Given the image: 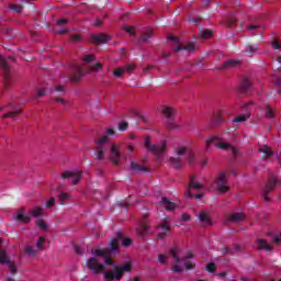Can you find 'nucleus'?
Masks as SVG:
<instances>
[{"label":"nucleus","mask_w":281,"mask_h":281,"mask_svg":"<svg viewBox=\"0 0 281 281\" xmlns=\"http://www.w3.org/2000/svg\"><path fill=\"white\" fill-rule=\"evenodd\" d=\"M133 271V265L125 262L121 266H114V270H108L103 274L105 281H120L124 278V273H131Z\"/></svg>","instance_id":"nucleus-1"},{"label":"nucleus","mask_w":281,"mask_h":281,"mask_svg":"<svg viewBox=\"0 0 281 281\" xmlns=\"http://www.w3.org/2000/svg\"><path fill=\"white\" fill-rule=\"evenodd\" d=\"M278 186H281V180L278 179V176L270 173L268 181L266 182L263 189H262V199L266 203H269L271 201V198L269 194L274 191Z\"/></svg>","instance_id":"nucleus-2"},{"label":"nucleus","mask_w":281,"mask_h":281,"mask_svg":"<svg viewBox=\"0 0 281 281\" xmlns=\"http://www.w3.org/2000/svg\"><path fill=\"white\" fill-rule=\"evenodd\" d=\"M120 245L123 247H131L133 245V239L124 237V233H116V237L113 238L109 244V251H117L120 249Z\"/></svg>","instance_id":"nucleus-3"},{"label":"nucleus","mask_w":281,"mask_h":281,"mask_svg":"<svg viewBox=\"0 0 281 281\" xmlns=\"http://www.w3.org/2000/svg\"><path fill=\"white\" fill-rule=\"evenodd\" d=\"M144 146L149 153H153V155L157 157L158 161L161 160V156L164 155V153H166V144L165 143H162L161 145L150 144L149 135L145 136Z\"/></svg>","instance_id":"nucleus-4"},{"label":"nucleus","mask_w":281,"mask_h":281,"mask_svg":"<svg viewBox=\"0 0 281 281\" xmlns=\"http://www.w3.org/2000/svg\"><path fill=\"white\" fill-rule=\"evenodd\" d=\"M212 144L216 146L220 150H227V148H232V144L223 142V136L213 135L206 139L205 150L210 153Z\"/></svg>","instance_id":"nucleus-5"},{"label":"nucleus","mask_w":281,"mask_h":281,"mask_svg":"<svg viewBox=\"0 0 281 281\" xmlns=\"http://www.w3.org/2000/svg\"><path fill=\"white\" fill-rule=\"evenodd\" d=\"M214 183L216 184L215 190L220 194L229 192V187H227V173H225V171H220L217 176H215Z\"/></svg>","instance_id":"nucleus-6"},{"label":"nucleus","mask_w":281,"mask_h":281,"mask_svg":"<svg viewBox=\"0 0 281 281\" xmlns=\"http://www.w3.org/2000/svg\"><path fill=\"white\" fill-rule=\"evenodd\" d=\"M161 113L168 120L167 122L168 131H177L179 128V124L175 122V109L170 106H165L162 108Z\"/></svg>","instance_id":"nucleus-7"},{"label":"nucleus","mask_w":281,"mask_h":281,"mask_svg":"<svg viewBox=\"0 0 281 281\" xmlns=\"http://www.w3.org/2000/svg\"><path fill=\"white\" fill-rule=\"evenodd\" d=\"M110 161H112L114 166H120L122 161H126V156L120 153V147L116 144L111 145Z\"/></svg>","instance_id":"nucleus-8"},{"label":"nucleus","mask_w":281,"mask_h":281,"mask_svg":"<svg viewBox=\"0 0 281 281\" xmlns=\"http://www.w3.org/2000/svg\"><path fill=\"white\" fill-rule=\"evenodd\" d=\"M97 149H95V159H98V161H102V159H104V153H106V148H104V144H106V142H109V137L108 136H102L101 138H97Z\"/></svg>","instance_id":"nucleus-9"},{"label":"nucleus","mask_w":281,"mask_h":281,"mask_svg":"<svg viewBox=\"0 0 281 281\" xmlns=\"http://www.w3.org/2000/svg\"><path fill=\"white\" fill-rule=\"evenodd\" d=\"M87 267L94 273V276H100V273H104V266L98 262L97 258H90L87 261Z\"/></svg>","instance_id":"nucleus-10"},{"label":"nucleus","mask_w":281,"mask_h":281,"mask_svg":"<svg viewBox=\"0 0 281 281\" xmlns=\"http://www.w3.org/2000/svg\"><path fill=\"white\" fill-rule=\"evenodd\" d=\"M61 179H72L71 186H77L82 179V171H65L61 173Z\"/></svg>","instance_id":"nucleus-11"},{"label":"nucleus","mask_w":281,"mask_h":281,"mask_svg":"<svg viewBox=\"0 0 281 281\" xmlns=\"http://www.w3.org/2000/svg\"><path fill=\"white\" fill-rule=\"evenodd\" d=\"M0 67L4 74V87L8 89L10 87V83L12 82V74L10 72V65H8V61L1 60Z\"/></svg>","instance_id":"nucleus-12"},{"label":"nucleus","mask_w":281,"mask_h":281,"mask_svg":"<svg viewBox=\"0 0 281 281\" xmlns=\"http://www.w3.org/2000/svg\"><path fill=\"white\" fill-rule=\"evenodd\" d=\"M201 188H203V184L194 182V177H190L189 187L188 190L186 191V196H188V199H194V194L190 190H201Z\"/></svg>","instance_id":"nucleus-13"},{"label":"nucleus","mask_w":281,"mask_h":281,"mask_svg":"<svg viewBox=\"0 0 281 281\" xmlns=\"http://www.w3.org/2000/svg\"><path fill=\"white\" fill-rule=\"evenodd\" d=\"M13 218L14 221H19L20 223H25V224L32 221V217H30V215H25V209H20Z\"/></svg>","instance_id":"nucleus-14"},{"label":"nucleus","mask_w":281,"mask_h":281,"mask_svg":"<svg viewBox=\"0 0 281 281\" xmlns=\"http://www.w3.org/2000/svg\"><path fill=\"white\" fill-rule=\"evenodd\" d=\"M159 205H161V207H165V210H167L168 212H175V210H177V204L167 198H161Z\"/></svg>","instance_id":"nucleus-15"},{"label":"nucleus","mask_w":281,"mask_h":281,"mask_svg":"<svg viewBox=\"0 0 281 281\" xmlns=\"http://www.w3.org/2000/svg\"><path fill=\"white\" fill-rule=\"evenodd\" d=\"M254 89L251 81L248 78H245L241 83L239 85V92L247 93Z\"/></svg>","instance_id":"nucleus-16"},{"label":"nucleus","mask_w":281,"mask_h":281,"mask_svg":"<svg viewBox=\"0 0 281 281\" xmlns=\"http://www.w3.org/2000/svg\"><path fill=\"white\" fill-rule=\"evenodd\" d=\"M257 247L261 251H273V246H271V244L267 243L266 239H257Z\"/></svg>","instance_id":"nucleus-17"},{"label":"nucleus","mask_w":281,"mask_h":281,"mask_svg":"<svg viewBox=\"0 0 281 281\" xmlns=\"http://www.w3.org/2000/svg\"><path fill=\"white\" fill-rule=\"evenodd\" d=\"M91 41L93 43L100 44V43H108V41H111V36L106 34H98L92 35Z\"/></svg>","instance_id":"nucleus-18"},{"label":"nucleus","mask_w":281,"mask_h":281,"mask_svg":"<svg viewBox=\"0 0 281 281\" xmlns=\"http://www.w3.org/2000/svg\"><path fill=\"white\" fill-rule=\"evenodd\" d=\"M82 68L80 66H75L74 67V75L70 76V80L72 82H80V78H82Z\"/></svg>","instance_id":"nucleus-19"},{"label":"nucleus","mask_w":281,"mask_h":281,"mask_svg":"<svg viewBox=\"0 0 281 281\" xmlns=\"http://www.w3.org/2000/svg\"><path fill=\"white\" fill-rule=\"evenodd\" d=\"M183 49L186 52H194L196 49V46H194V43L190 42L187 45H178L173 47V52H183Z\"/></svg>","instance_id":"nucleus-20"},{"label":"nucleus","mask_w":281,"mask_h":281,"mask_svg":"<svg viewBox=\"0 0 281 281\" xmlns=\"http://www.w3.org/2000/svg\"><path fill=\"white\" fill-rule=\"evenodd\" d=\"M131 170L132 172H135L136 175L139 172H148V169L138 162L132 161L131 162Z\"/></svg>","instance_id":"nucleus-21"},{"label":"nucleus","mask_w":281,"mask_h":281,"mask_svg":"<svg viewBox=\"0 0 281 281\" xmlns=\"http://www.w3.org/2000/svg\"><path fill=\"white\" fill-rule=\"evenodd\" d=\"M240 65L239 60L236 59H227L226 63L221 67V69H234Z\"/></svg>","instance_id":"nucleus-22"},{"label":"nucleus","mask_w":281,"mask_h":281,"mask_svg":"<svg viewBox=\"0 0 281 281\" xmlns=\"http://www.w3.org/2000/svg\"><path fill=\"white\" fill-rule=\"evenodd\" d=\"M169 162L171 164V166H173L176 170H181V168H183V160H181L180 158L170 157Z\"/></svg>","instance_id":"nucleus-23"},{"label":"nucleus","mask_w":281,"mask_h":281,"mask_svg":"<svg viewBox=\"0 0 281 281\" xmlns=\"http://www.w3.org/2000/svg\"><path fill=\"white\" fill-rule=\"evenodd\" d=\"M154 31L153 30H147L145 33L142 34L140 38H139V42L140 43H148L151 38H153V35H154Z\"/></svg>","instance_id":"nucleus-24"},{"label":"nucleus","mask_w":281,"mask_h":281,"mask_svg":"<svg viewBox=\"0 0 281 281\" xmlns=\"http://www.w3.org/2000/svg\"><path fill=\"white\" fill-rule=\"evenodd\" d=\"M21 113H23V111L21 109L12 110V111H9L5 114H3L2 117L3 119L11 117L12 120H16L18 119L16 116L21 115Z\"/></svg>","instance_id":"nucleus-25"},{"label":"nucleus","mask_w":281,"mask_h":281,"mask_svg":"<svg viewBox=\"0 0 281 281\" xmlns=\"http://www.w3.org/2000/svg\"><path fill=\"white\" fill-rule=\"evenodd\" d=\"M245 218V213H233L229 215L228 221L233 223H240Z\"/></svg>","instance_id":"nucleus-26"},{"label":"nucleus","mask_w":281,"mask_h":281,"mask_svg":"<svg viewBox=\"0 0 281 281\" xmlns=\"http://www.w3.org/2000/svg\"><path fill=\"white\" fill-rule=\"evenodd\" d=\"M43 212H44V210H43L42 206H36V207H34V209H31V210L29 211V214H30L31 216H33V218H38V216H42Z\"/></svg>","instance_id":"nucleus-27"},{"label":"nucleus","mask_w":281,"mask_h":281,"mask_svg":"<svg viewBox=\"0 0 281 281\" xmlns=\"http://www.w3.org/2000/svg\"><path fill=\"white\" fill-rule=\"evenodd\" d=\"M262 153L265 159H269V157H273V151L269 146H263L259 149Z\"/></svg>","instance_id":"nucleus-28"},{"label":"nucleus","mask_w":281,"mask_h":281,"mask_svg":"<svg viewBox=\"0 0 281 281\" xmlns=\"http://www.w3.org/2000/svg\"><path fill=\"white\" fill-rule=\"evenodd\" d=\"M24 254H26L29 258H36V249L31 245L24 247Z\"/></svg>","instance_id":"nucleus-29"},{"label":"nucleus","mask_w":281,"mask_h":281,"mask_svg":"<svg viewBox=\"0 0 281 281\" xmlns=\"http://www.w3.org/2000/svg\"><path fill=\"white\" fill-rule=\"evenodd\" d=\"M218 124H223V116L221 114H215L211 121V128L218 126Z\"/></svg>","instance_id":"nucleus-30"},{"label":"nucleus","mask_w":281,"mask_h":281,"mask_svg":"<svg viewBox=\"0 0 281 281\" xmlns=\"http://www.w3.org/2000/svg\"><path fill=\"white\" fill-rule=\"evenodd\" d=\"M256 52H258V46L257 45L248 44L246 46V49H245L246 56H249L251 58V56H254V53H256Z\"/></svg>","instance_id":"nucleus-31"},{"label":"nucleus","mask_w":281,"mask_h":281,"mask_svg":"<svg viewBox=\"0 0 281 281\" xmlns=\"http://www.w3.org/2000/svg\"><path fill=\"white\" fill-rule=\"evenodd\" d=\"M251 117V113L240 114L236 116L233 122H236L237 124H240L243 122H247V120Z\"/></svg>","instance_id":"nucleus-32"},{"label":"nucleus","mask_w":281,"mask_h":281,"mask_svg":"<svg viewBox=\"0 0 281 281\" xmlns=\"http://www.w3.org/2000/svg\"><path fill=\"white\" fill-rule=\"evenodd\" d=\"M109 254H115V251H110L109 250V246L106 249H95L94 250V256H98V257H104V256H109Z\"/></svg>","instance_id":"nucleus-33"},{"label":"nucleus","mask_w":281,"mask_h":281,"mask_svg":"<svg viewBox=\"0 0 281 281\" xmlns=\"http://www.w3.org/2000/svg\"><path fill=\"white\" fill-rule=\"evenodd\" d=\"M0 265H10V259L5 250L0 251Z\"/></svg>","instance_id":"nucleus-34"},{"label":"nucleus","mask_w":281,"mask_h":281,"mask_svg":"<svg viewBox=\"0 0 281 281\" xmlns=\"http://www.w3.org/2000/svg\"><path fill=\"white\" fill-rule=\"evenodd\" d=\"M199 221H201V223H203L204 225H212V221L206 213H201L199 215Z\"/></svg>","instance_id":"nucleus-35"},{"label":"nucleus","mask_w":281,"mask_h":281,"mask_svg":"<svg viewBox=\"0 0 281 281\" xmlns=\"http://www.w3.org/2000/svg\"><path fill=\"white\" fill-rule=\"evenodd\" d=\"M265 113L266 117H268L269 120H273L276 117V111L271 109V106H267Z\"/></svg>","instance_id":"nucleus-36"},{"label":"nucleus","mask_w":281,"mask_h":281,"mask_svg":"<svg viewBox=\"0 0 281 281\" xmlns=\"http://www.w3.org/2000/svg\"><path fill=\"white\" fill-rule=\"evenodd\" d=\"M9 10H12V12H16L18 14H21V12H23V7L19 4H11L9 5Z\"/></svg>","instance_id":"nucleus-37"},{"label":"nucleus","mask_w":281,"mask_h":281,"mask_svg":"<svg viewBox=\"0 0 281 281\" xmlns=\"http://www.w3.org/2000/svg\"><path fill=\"white\" fill-rule=\"evenodd\" d=\"M201 38H212V31L210 30H203L201 31V34H199Z\"/></svg>","instance_id":"nucleus-38"},{"label":"nucleus","mask_w":281,"mask_h":281,"mask_svg":"<svg viewBox=\"0 0 281 281\" xmlns=\"http://www.w3.org/2000/svg\"><path fill=\"white\" fill-rule=\"evenodd\" d=\"M67 199H69L68 193L59 194V196H58L59 205H65V201H67Z\"/></svg>","instance_id":"nucleus-39"},{"label":"nucleus","mask_w":281,"mask_h":281,"mask_svg":"<svg viewBox=\"0 0 281 281\" xmlns=\"http://www.w3.org/2000/svg\"><path fill=\"white\" fill-rule=\"evenodd\" d=\"M260 26L259 24H249L246 26V29L249 31V32H255V30H260Z\"/></svg>","instance_id":"nucleus-40"},{"label":"nucleus","mask_w":281,"mask_h":281,"mask_svg":"<svg viewBox=\"0 0 281 281\" xmlns=\"http://www.w3.org/2000/svg\"><path fill=\"white\" fill-rule=\"evenodd\" d=\"M43 245H45V237L41 236L36 243L37 249H43Z\"/></svg>","instance_id":"nucleus-41"},{"label":"nucleus","mask_w":281,"mask_h":281,"mask_svg":"<svg viewBox=\"0 0 281 281\" xmlns=\"http://www.w3.org/2000/svg\"><path fill=\"white\" fill-rule=\"evenodd\" d=\"M56 205V198H50L47 202H46V207H54Z\"/></svg>","instance_id":"nucleus-42"},{"label":"nucleus","mask_w":281,"mask_h":281,"mask_svg":"<svg viewBox=\"0 0 281 281\" xmlns=\"http://www.w3.org/2000/svg\"><path fill=\"white\" fill-rule=\"evenodd\" d=\"M215 267H216V265L214 262H209L206 265V271H209V273H214Z\"/></svg>","instance_id":"nucleus-43"},{"label":"nucleus","mask_w":281,"mask_h":281,"mask_svg":"<svg viewBox=\"0 0 281 281\" xmlns=\"http://www.w3.org/2000/svg\"><path fill=\"white\" fill-rule=\"evenodd\" d=\"M37 227H40V229H43L45 232L47 229V222L43 220L37 222Z\"/></svg>","instance_id":"nucleus-44"},{"label":"nucleus","mask_w":281,"mask_h":281,"mask_svg":"<svg viewBox=\"0 0 281 281\" xmlns=\"http://www.w3.org/2000/svg\"><path fill=\"white\" fill-rule=\"evenodd\" d=\"M93 60H95V56L94 55H86L85 57H83V61L85 63H93Z\"/></svg>","instance_id":"nucleus-45"},{"label":"nucleus","mask_w":281,"mask_h":281,"mask_svg":"<svg viewBox=\"0 0 281 281\" xmlns=\"http://www.w3.org/2000/svg\"><path fill=\"white\" fill-rule=\"evenodd\" d=\"M9 271L10 273H16L18 269H16V266L14 263H12V261H10L9 263Z\"/></svg>","instance_id":"nucleus-46"},{"label":"nucleus","mask_w":281,"mask_h":281,"mask_svg":"<svg viewBox=\"0 0 281 281\" xmlns=\"http://www.w3.org/2000/svg\"><path fill=\"white\" fill-rule=\"evenodd\" d=\"M122 74H124V68H116L114 70V76L115 78H121L122 77Z\"/></svg>","instance_id":"nucleus-47"},{"label":"nucleus","mask_w":281,"mask_h":281,"mask_svg":"<svg viewBox=\"0 0 281 281\" xmlns=\"http://www.w3.org/2000/svg\"><path fill=\"white\" fill-rule=\"evenodd\" d=\"M126 128H128V123H126V122H121L120 124H119V131H122V132H124V131H126Z\"/></svg>","instance_id":"nucleus-48"},{"label":"nucleus","mask_w":281,"mask_h":281,"mask_svg":"<svg viewBox=\"0 0 281 281\" xmlns=\"http://www.w3.org/2000/svg\"><path fill=\"white\" fill-rule=\"evenodd\" d=\"M133 69H135V64H128L127 66H125V68H123V70L126 71L127 74H131Z\"/></svg>","instance_id":"nucleus-49"},{"label":"nucleus","mask_w":281,"mask_h":281,"mask_svg":"<svg viewBox=\"0 0 281 281\" xmlns=\"http://www.w3.org/2000/svg\"><path fill=\"white\" fill-rule=\"evenodd\" d=\"M187 150L188 149L186 147H179L178 150H177L178 157H183V155H186Z\"/></svg>","instance_id":"nucleus-50"},{"label":"nucleus","mask_w":281,"mask_h":281,"mask_svg":"<svg viewBox=\"0 0 281 281\" xmlns=\"http://www.w3.org/2000/svg\"><path fill=\"white\" fill-rule=\"evenodd\" d=\"M102 69V64L97 63L91 67V71H100Z\"/></svg>","instance_id":"nucleus-51"},{"label":"nucleus","mask_w":281,"mask_h":281,"mask_svg":"<svg viewBox=\"0 0 281 281\" xmlns=\"http://www.w3.org/2000/svg\"><path fill=\"white\" fill-rule=\"evenodd\" d=\"M168 41H171L172 43H176V45H179L180 41L178 36L169 35Z\"/></svg>","instance_id":"nucleus-52"},{"label":"nucleus","mask_w":281,"mask_h":281,"mask_svg":"<svg viewBox=\"0 0 281 281\" xmlns=\"http://www.w3.org/2000/svg\"><path fill=\"white\" fill-rule=\"evenodd\" d=\"M171 271H173V273H181L183 269L179 267V265H175L172 266Z\"/></svg>","instance_id":"nucleus-53"},{"label":"nucleus","mask_w":281,"mask_h":281,"mask_svg":"<svg viewBox=\"0 0 281 281\" xmlns=\"http://www.w3.org/2000/svg\"><path fill=\"white\" fill-rule=\"evenodd\" d=\"M169 254L172 258H177V254H179V250L177 248H171L169 250Z\"/></svg>","instance_id":"nucleus-54"},{"label":"nucleus","mask_w":281,"mask_h":281,"mask_svg":"<svg viewBox=\"0 0 281 281\" xmlns=\"http://www.w3.org/2000/svg\"><path fill=\"white\" fill-rule=\"evenodd\" d=\"M231 249L234 251V255L239 254V251H241V248L238 245H234L233 247H231Z\"/></svg>","instance_id":"nucleus-55"},{"label":"nucleus","mask_w":281,"mask_h":281,"mask_svg":"<svg viewBox=\"0 0 281 281\" xmlns=\"http://www.w3.org/2000/svg\"><path fill=\"white\" fill-rule=\"evenodd\" d=\"M54 89L57 93H65V87L63 86H55Z\"/></svg>","instance_id":"nucleus-56"},{"label":"nucleus","mask_w":281,"mask_h":281,"mask_svg":"<svg viewBox=\"0 0 281 281\" xmlns=\"http://www.w3.org/2000/svg\"><path fill=\"white\" fill-rule=\"evenodd\" d=\"M123 30L127 32V34H135V30L132 26H124Z\"/></svg>","instance_id":"nucleus-57"},{"label":"nucleus","mask_w":281,"mask_h":281,"mask_svg":"<svg viewBox=\"0 0 281 281\" xmlns=\"http://www.w3.org/2000/svg\"><path fill=\"white\" fill-rule=\"evenodd\" d=\"M160 227L164 232H170V225L168 223L160 224Z\"/></svg>","instance_id":"nucleus-58"},{"label":"nucleus","mask_w":281,"mask_h":281,"mask_svg":"<svg viewBox=\"0 0 281 281\" xmlns=\"http://www.w3.org/2000/svg\"><path fill=\"white\" fill-rule=\"evenodd\" d=\"M67 23H69L67 19L57 20V25H67Z\"/></svg>","instance_id":"nucleus-59"},{"label":"nucleus","mask_w":281,"mask_h":281,"mask_svg":"<svg viewBox=\"0 0 281 281\" xmlns=\"http://www.w3.org/2000/svg\"><path fill=\"white\" fill-rule=\"evenodd\" d=\"M105 265H108V267H112V265H114V261L111 257H106L105 258Z\"/></svg>","instance_id":"nucleus-60"},{"label":"nucleus","mask_w":281,"mask_h":281,"mask_svg":"<svg viewBox=\"0 0 281 281\" xmlns=\"http://www.w3.org/2000/svg\"><path fill=\"white\" fill-rule=\"evenodd\" d=\"M227 23H228L229 27H233V25H236V19L235 18H231V19H228Z\"/></svg>","instance_id":"nucleus-61"},{"label":"nucleus","mask_w":281,"mask_h":281,"mask_svg":"<svg viewBox=\"0 0 281 281\" xmlns=\"http://www.w3.org/2000/svg\"><path fill=\"white\" fill-rule=\"evenodd\" d=\"M158 261H159L161 265H165V263H166V255H159V256H158Z\"/></svg>","instance_id":"nucleus-62"},{"label":"nucleus","mask_w":281,"mask_h":281,"mask_svg":"<svg viewBox=\"0 0 281 281\" xmlns=\"http://www.w3.org/2000/svg\"><path fill=\"white\" fill-rule=\"evenodd\" d=\"M272 47H273V49H281L280 42H278V41L272 42Z\"/></svg>","instance_id":"nucleus-63"},{"label":"nucleus","mask_w":281,"mask_h":281,"mask_svg":"<svg viewBox=\"0 0 281 281\" xmlns=\"http://www.w3.org/2000/svg\"><path fill=\"white\" fill-rule=\"evenodd\" d=\"M189 164L192 166L194 164V154H190L188 158Z\"/></svg>","instance_id":"nucleus-64"}]
</instances>
